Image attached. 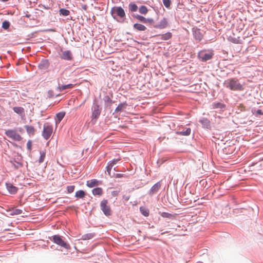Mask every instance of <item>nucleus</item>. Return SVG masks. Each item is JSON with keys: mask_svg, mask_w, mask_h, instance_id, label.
Wrapping results in <instances>:
<instances>
[{"mask_svg": "<svg viewBox=\"0 0 263 263\" xmlns=\"http://www.w3.org/2000/svg\"><path fill=\"white\" fill-rule=\"evenodd\" d=\"M25 128L28 134L34 135L35 129L33 126L27 125L25 126Z\"/></svg>", "mask_w": 263, "mask_h": 263, "instance_id": "26", "label": "nucleus"}, {"mask_svg": "<svg viewBox=\"0 0 263 263\" xmlns=\"http://www.w3.org/2000/svg\"><path fill=\"white\" fill-rule=\"evenodd\" d=\"M74 85L72 84H69L68 85H60L58 87V88L60 91H62L66 89H71L74 87Z\"/></svg>", "mask_w": 263, "mask_h": 263, "instance_id": "14", "label": "nucleus"}, {"mask_svg": "<svg viewBox=\"0 0 263 263\" xmlns=\"http://www.w3.org/2000/svg\"><path fill=\"white\" fill-rule=\"evenodd\" d=\"M213 107L214 108H223L225 107V105L221 103H213Z\"/></svg>", "mask_w": 263, "mask_h": 263, "instance_id": "31", "label": "nucleus"}, {"mask_svg": "<svg viewBox=\"0 0 263 263\" xmlns=\"http://www.w3.org/2000/svg\"><path fill=\"white\" fill-rule=\"evenodd\" d=\"M6 186L9 192L12 194H14L17 192V188L10 183H6Z\"/></svg>", "mask_w": 263, "mask_h": 263, "instance_id": "13", "label": "nucleus"}, {"mask_svg": "<svg viewBox=\"0 0 263 263\" xmlns=\"http://www.w3.org/2000/svg\"><path fill=\"white\" fill-rule=\"evenodd\" d=\"M257 115H263V111L260 109H258L256 111V116Z\"/></svg>", "mask_w": 263, "mask_h": 263, "instance_id": "40", "label": "nucleus"}, {"mask_svg": "<svg viewBox=\"0 0 263 263\" xmlns=\"http://www.w3.org/2000/svg\"><path fill=\"white\" fill-rule=\"evenodd\" d=\"M108 201L107 200H103L100 203V206L102 211L106 216L111 215V209L110 206L107 205Z\"/></svg>", "mask_w": 263, "mask_h": 263, "instance_id": "5", "label": "nucleus"}, {"mask_svg": "<svg viewBox=\"0 0 263 263\" xmlns=\"http://www.w3.org/2000/svg\"><path fill=\"white\" fill-rule=\"evenodd\" d=\"M114 11L117 14L118 16L120 17H124L125 16V13L123 9L120 7H115L114 8Z\"/></svg>", "mask_w": 263, "mask_h": 263, "instance_id": "11", "label": "nucleus"}, {"mask_svg": "<svg viewBox=\"0 0 263 263\" xmlns=\"http://www.w3.org/2000/svg\"><path fill=\"white\" fill-rule=\"evenodd\" d=\"M136 17L139 21L144 23H146V18H145L144 16L138 15Z\"/></svg>", "mask_w": 263, "mask_h": 263, "instance_id": "34", "label": "nucleus"}, {"mask_svg": "<svg viewBox=\"0 0 263 263\" xmlns=\"http://www.w3.org/2000/svg\"><path fill=\"white\" fill-rule=\"evenodd\" d=\"M161 186V183L158 182L155 184L151 189L149 193L151 194H154L156 193L160 188Z\"/></svg>", "mask_w": 263, "mask_h": 263, "instance_id": "12", "label": "nucleus"}, {"mask_svg": "<svg viewBox=\"0 0 263 263\" xmlns=\"http://www.w3.org/2000/svg\"><path fill=\"white\" fill-rule=\"evenodd\" d=\"M154 21L152 18H146V23H152Z\"/></svg>", "mask_w": 263, "mask_h": 263, "instance_id": "41", "label": "nucleus"}, {"mask_svg": "<svg viewBox=\"0 0 263 263\" xmlns=\"http://www.w3.org/2000/svg\"><path fill=\"white\" fill-rule=\"evenodd\" d=\"M60 14L63 16H68L69 15L70 12L69 10L65 9H61L60 10Z\"/></svg>", "mask_w": 263, "mask_h": 263, "instance_id": "32", "label": "nucleus"}, {"mask_svg": "<svg viewBox=\"0 0 263 263\" xmlns=\"http://www.w3.org/2000/svg\"><path fill=\"white\" fill-rule=\"evenodd\" d=\"M60 57L65 60H71L72 58L71 52L69 50L62 51Z\"/></svg>", "mask_w": 263, "mask_h": 263, "instance_id": "9", "label": "nucleus"}, {"mask_svg": "<svg viewBox=\"0 0 263 263\" xmlns=\"http://www.w3.org/2000/svg\"><path fill=\"white\" fill-rule=\"evenodd\" d=\"M140 211L144 216H148L149 215V211L147 208L143 206L140 207Z\"/></svg>", "mask_w": 263, "mask_h": 263, "instance_id": "23", "label": "nucleus"}, {"mask_svg": "<svg viewBox=\"0 0 263 263\" xmlns=\"http://www.w3.org/2000/svg\"><path fill=\"white\" fill-rule=\"evenodd\" d=\"M123 198L126 200V201H128L129 199V196H126V195H124L123 196Z\"/></svg>", "mask_w": 263, "mask_h": 263, "instance_id": "42", "label": "nucleus"}, {"mask_svg": "<svg viewBox=\"0 0 263 263\" xmlns=\"http://www.w3.org/2000/svg\"><path fill=\"white\" fill-rule=\"evenodd\" d=\"M116 176H117V177H121L122 176V175L120 174H117L116 175Z\"/></svg>", "mask_w": 263, "mask_h": 263, "instance_id": "44", "label": "nucleus"}, {"mask_svg": "<svg viewBox=\"0 0 263 263\" xmlns=\"http://www.w3.org/2000/svg\"><path fill=\"white\" fill-rule=\"evenodd\" d=\"M161 36V39L163 40H167L171 39L172 36V34L171 32H167L165 34H163Z\"/></svg>", "mask_w": 263, "mask_h": 263, "instance_id": "25", "label": "nucleus"}, {"mask_svg": "<svg viewBox=\"0 0 263 263\" xmlns=\"http://www.w3.org/2000/svg\"><path fill=\"white\" fill-rule=\"evenodd\" d=\"M228 40L229 41L235 43L239 44L240 43V39L239 37H236L234 34L233 36H229Z\"/></svg>", "mask_w": 263, "mask_h": 263, "instance_id": "16", "label": "nucleus"}, {"mask_svg": "<svg viewBox=\"0 0 263 263\" xmlns=\"http://www.w3.org/2000/svg\"><path fill=\"white\" fill-rule=\"evenodd\" d=\"M14 111L20 116H24L25 110L22 107H14L13 108Z\"/></svg>", "mask_w": 263, "mask_h": 263, "instance_id": "15", "label": "nucleus"}, {"mask_svg": "<svg viewBox=\"0 0 263 263\" xmlns=\"http://www.w3.org/2000/svg\"><path fill=\"white\" fill-rule=\"evenodd\" d=\"M163 3L166 8H168L171 5L170 0H163Z\"/></svg>", "mask_w": 263, "mask_h": 263, "instance_id": "37", "label": "nucleus"}, {"mask_svg": "<svg viewBox=\"0 0 263 263\" xmlns=\"http://www.w3.org/2000/svg\"><path fill=\"white\" fill-rule=\"evenodd\" d=\"M102 193V189L100 187H97L92 190V194L94 195H101Z\"/></svg>", "mask_w": 263, "mask_h": 263, "instance_id": "22", "label": "nucleus"}, {"mask_svg": "<svg viewBox=\"0 0 263 263\" xmlns=\"http://www.w3.org/2000/svg\"><path fill=\"white\" fill-rule=\"evenodd\" d=\"M53 132L52 126L48 123L44 125L42 136L46 140L49 138Z\"/></svg>", "mask_w": 263, "mask_h": 263, "instance_id": "3", "label": "nucleus"}, {"mask_svg": "<svg viewBox=\"0 0 263 263\" xmlns=\"http://www.w3.org/2000/svg\"><path fill=\"white\" fill-rule=\"evenodd\" d=\"M161 216H162L163 217L168 218V217H170L171 216V214H170V213H168L163 212V213L161 214Z\"/></svg>", "mask_w": 263, "mask_h": 263, "instance_id": "38", "label": "nucleus"}, {"mask_svg": "<svg viewBox=\"0 0 263 263\" xmlns=\"http://www.w3.org/2000/svg\"><path fill=\"white\" fill-rule=\"evenodd\" d=\"M120 160V158L115 159L108 163V165L106 167V169L107 173L109 176L110 175V171L113 166Z\"/></svg>", "mask_w": 263, "mask_h": 263, "instance_id": "10", "label": "nucleus"}, {"mask_svg": "<svg viewBox=\"0 0 263 263\" xmlns=\"http://www.w3.org/2000/svg\"><path fill=\"white\" fill-rule=\"evenodd\" d=\"M5 134L7 136L15 141H19L22 139V137L14 130H7L5 132Z\"/></svg>", "mask_w": 263, "mask_h": 263, "instance_id": "4", "label": "nucleus"}, {"mask_svg": "<svg viewBox=\"0 0 263 263\" xmlns=\"http://www.w3.org/2000/svg\"><path fill=\"white\" fill-rule=\"evenodd\" d=\"M92 235L91 234H87L86 235L83 236V239H90L92 237Z\"/></svg>", "mask_w": 263, "mask_h": 263, "instance_id": "39", "label": "nucleus"}, {"mask_svg": "<svg viewBox=\"0 0 263 263\" xmlns=\"http://www.w3.org/2000/svg\"><path fill=\"white\" fill-rule=\"evenodd\" d=\"M85 192L82 190H79L76 192L75 196L79 198H83L85 197Z\"/></svg>", "mask_w": 263, "mask_h": 263, "instance_id": "21", "label": "nucleus"}, {"mask_svg": "<svg viewBox=\"0 0 263 263\" xmlns=\"http://www.w3.org/2000/svg\"><path fill=\"white\" fill-rule=\"evenodd\" d=\"M126 103H121L120 104L118 107L116 108V109H115V111L116 112H119V111H121L123 110V108H125V107L126 106Z\"/></svg>", "mask_w": 263, "mask_h": 263, "instance_id": "30", "label": "nucleus"}, {"mask_svg": "<svg viewBox=\"0 0 263 263\" xmlns=\"http://www.w3.org/2000/svg\"><path fill=\"white\" fill-rule=\"evenodd\" d=\"M53 241L56 244L64 248L65 249H69L70 248L69 245L67 242H65L62 239V237L58 235H54L53 236Z\"/></svg>", "mask_w": 263, "mask_h": 263, "instance_id": "2", "label": "nucleus"}, {"mask_svg": "<svg viewBox=\"0 0 263 263\" xmlns=\"http://www.w3.org/2000/svg\"><path fill=\"white\" fill-rule=\"evenodd\" d=\"M86 185L89 187H92L98 185V181L96 179H92L90 181H88L87 182Z\"/></svg>", "mask_w": 263, "mask_h": 263, "instance_id": "18", "label": "nucleus"}, {"mask_svg": "<svg viewBox=\"0 0 263 263\" xmlns=\"http://www.w3.org/2000/svg\"><path fill=\"white\" fill-rule=\"evenodd\" d=\"M104 102L107 106H110L112 103V100L108 96H106L104 97Z\"/></svg>", "mask_w": 263, "mask_h": 263, "instance_id": "27", "label": "nucleus"}, {"mask_svg": "<svg viewBox=\"0 0 263 263\" xmlns=\"http://www.w3.org/2000/svg\"><path fill=\"white\" fill-rule=\"evenodd\" d=\"M191 132V129L190 128H187L185 130H182L181 132H177V134L183 135V136H189L190 135Z\"/></svg>", "mask_w": 263, "mask_h": 263, "instance_id": "20", "label": "nucleus"}, {"mask_svg": "<svg viewBox=\"0 0 263 263\" xmlns=\"http://www.w3.org/2000/svg\"><path fill=\"white\" fill-rule=\"evenodd\" d=\"M101 113V109L98 105H96L93 107V110L91 115L92 120H97Z\"/></svg>", "mask_w": 263, "mask_h": 263, "instance_id": "7", "label": "nucleus"}, {"mask_svg": "<svg viewBox=\"0 0 263 263\" xmlns=\"http://www.w3.org/2000/svg\"><path fill=\"white\" fill-rule=\"evenodd\" d=\"M224 86L233 91H242L243 90V87L241 84L238 80L236 78H231L225 81Z\"/></svg>", "mask_w": 263, "mask_h": 263, "instance_id": "1", "label": "nucleus"}, {"mask_svg": "<svg viewBox=\"0 0 263 263\" xmlns=\"http://www.w3.org/2000/svg\"><path fill=\"white\" fill-rule=\"evenodd\" d=\"M27 147H28V148L29 149H31V142H30V141H29V142L27 143Z\"/></svg>", "mask_w": 263, "mask_h": 263, "instance_id": "43", "label": "nucleus"}, {"mask_svg": "<svg viewBox=\"0 0 263 263\" xmlns=\"http://www.w3.org/2000/svg\"><path fill=\"white\" fill-rule=\"evenodd\" d=\"M168 26V21L166 18H163L158 24L154 26L155 28L158 29H163Z\"/></svg>", "mask_w": 263, "mask_h": 263, "instance_id": "8", "label": "nucleus"}, {"mask_svg": "<svg viewBox=\"0 0 263 263\" xmlns=\"http://www.w3.org/2000/svg\"><path fill=\"white\" fill-rule=\"evenodd\" d=\"M9 26H10V23L8 21H5L3 22L2 27L4 29L6 30V29H8Z\"/></svg>", "mask_w": 263, "mask_h": 263, "instance_id": "33", "label": "nucleus"}, {"mask_svg": "<svg viewBox=\"0 0 263 263\" xmlns=\"http://www.w3.org/2000/svg\"><path fill=\"white\" fill-rule=\"evenodd\" d=\"M213 55L212 52H206L204 51H201L198 53V57L202 61H206L210 60Z\"/></svg>", "mask_w": 263, "mask_h": 263, "instance_id": "6", "label": "nucleus"}, {"mask_svg": "<svg viewBox=\"0 0 263 263\" xmlns=\"http://www.w3.org/2000/svg\"><path fill=\"white\" fill-rule=\"evenodd\" d=\"M67 192L68 193H72L74 190V185H70L67 187Z\"/></svg>", "mask_w": 263, "mask_h": 263, "instance_id": "36", "label": "nucleus"}, {"mask_svg": "<svg viewBox=\"0 0 263 263\" xmlns=\"http://www.w3.org/2000/svg\"><path fill=\"white\" fill-rule=\"evenodd\" d=\"M10 211V214L11 215H20V214H22V211L21 210L17 209H12Z\"/></svg>", "mask_w": 263, "mask_h": 263, "instance_id": "24", "label": "nucleus"}, {"mask_svg": "<svg viewBox=\"0 0 263 263\" xmlns=\"http://www.w3.org/2000/svg\"><path fill=\"white\" fill-rule=\"evenodd\" d=\"M139 12L142 14H146L148 12V9L145 6H141L139 8Z\"/></svg>", "mask_w": 263, "mask_h": 263, "instance_id": "28", "label": "nucleus"}, {"mask_svg": "<svg viewBox=\"0 0 263 263\" xmlns=\"http://www.w3.org/2000/svg\"><path fill=\"white\" fill-rule=\"evenodd\" d=\"M134 28L138 31H145L146 27L142 24L136 23L134 25Z\"/></svg>", "mask_w": 263, "mask_h": 263, "instance_id": "17", "label": "nucleus"}, {"mask_svg": "<svg viewBox=\"0 0 263 263\" xmlns=\"http://www.w3.org/2000/svg\"><path fill=\"white\" fill-rule=\"evenodd\" d=\"M64 116L65 113L63 112H61L57 114V117L58 118L59 121H61V120L64 118Z\"/></svg>", "mask_w": 263, "mask_h": 263, "instance_id": "35", "label": "nucleus"}, {"mask_svg": "<svg viewBox=\"0 0 263 263\" xmlns=\"http://www.w3.org/2000/svg\"><path fill=\"white\" fill-rule=\"evenodd\" d=\"M129 9L132 12H136L138 10V6L134 3H130L129 5Z\"/></svg>", "mask_w": 263, "mask_h": 263, "instance_id": "29", "label": "nucleus"}, {"mask_svg": "<svg viewBox=\"0 0 263 263\" xmlns=\"http://www.w3.org/2000/svg\"><path fill=\"white\" fill-rule=\"evenodd\" d=\"M40 158L39 159V163H41L44 161L45 157V155H46L45 150L40 151Z\"/></svg>", "mask_w": 263, "mask_h": 263, "instance_id": "19", "label": "nucleus"}]
</instances>
